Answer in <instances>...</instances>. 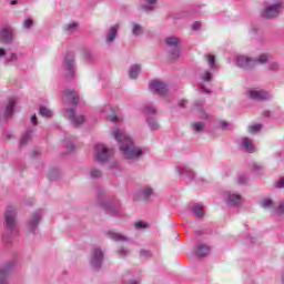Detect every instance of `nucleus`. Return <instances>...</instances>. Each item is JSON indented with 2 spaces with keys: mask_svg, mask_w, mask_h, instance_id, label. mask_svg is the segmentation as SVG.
Masks as SVG:
<instances>
[{
  "mask_svg": "<svg viewBox=\"0 0 284 284\" xmlns=\"http://www.w3.org/2000/svg\"><path fill=\"white\" fill-rule=\"evenodd\" d=\"M112 134L115 141L121 143L120 150L126 159H139V156H141V149L134 146L130 136L125 135L122 130L114 129Z\"/></svg>",
  "mask_w": 284,
  "mask_h": 284,
  "instance_id": "obj_1",
  "label": "nucleus"
},
{
  "mask_svg": "<svg viewBox=\"0 0 284 284\" xmlns=\"http://www.w3.org/2000/svg\"><path fill=\"white\" fill-rule=\"evenodd\" d=\"M267 61H270L268 54H262L255 60L248 57H240L237 58V65L244 70H252V68H256V65H263L267 63Z\"/></svg>",
  "mask_w": 284,
  "mask_h": 284,
  "instance_id": "obj_2",
  "label": "nucleus"
},
{
  "mask_svg": "<svg viewBox=\"0 0 284 284\" xmlns=\"http://www.w3.org/2000/svg\"><path fill=\"white\" fill-rule=\"evenodd\" d=\"M4 227L9 232H14V227H17V209L9 206L4 213Z\"/></svg>",
  "mask_w": 284,
  "mask_h": 284,
  "instance_id": "obj_3",
  "label": "nucleus"
},
{
  "mask_svg": "<svg viewBox=\"0 0 284 284\" xmlns=\"http://www.w3.org/2000/svg\"><path fill=\"white\" fill-rule=\"evenodd\" d=\"M112 154H113L112 149H106L103 144L95 145L94 156L97 161H99L100 163H105V161H109Z\"/></svg>",
  "mask_w": 284,
  "mask_h": 284,
  "instance_id": "obj_4",
  "label": "nucleus"
},
{
  "mask_svg": "<svg viewBox=\"0 0 284 284\" xmlns=\"http://www.w3.org/2000/svg\"><path fill=\"white\" fill-rule=\"evenodd\" d=\"M246 97L254 101H267V99H270V93L264 90L258 91L251 89L246 92Z\"/></svg>",
  "mask_w": 284,
  "mask_h": 284,
  "instance_id": "obj_5",
  "label": "nucleus"
},
{
  "mask_svg": "<svg viewBox=\"0 0 284 284\" xmlns=\"http://www.w3.org/2000/svg\"><path fill=\"white\" fill-rule=\"evenodd\" d=\"M281 8H283V3L281 2H276L273 6H267L264 9V17H266V19H274L278 14V10H281Z\"/></svg>",
  "mask_w": 284,
  "mask_h": 284,
  "instance_id": "obj_6",
  "label": "nucleus"
},
{
  "mask_svg": "<svg viewBox=\"0 0 284 284\" xmlns=\"http://www.w3.org/2000/svg\"><path fill=\"white\" fill-rule=\"evenodd\" d=\"M64 68L68 72L69 79H74V55L69 54L64 58Z\"/></svg>",
  "mask_w": 284,
  "mask_h": 284,
  "instance_id": "obj_7",
  "label": "nucleus"
},
{
  "mask_svg": "<svg viewBox=\"0 0 284 284\" xmlns=\"http://www.w3.org/2000/svg\"><path fill=\"white\" fill-rule=\"evenodd\" d=\"M150 88L151 90H154L156 94H160V97H165V94H168V85L163 82L152 81Z\"/></svg>",
  "mask_w": 284,
  "mask_h": 284,
  "instance_id": "obj_8",
  "label": "nucleus"
},
{
  "mask_svg": "<svg viewBox=\"0 0 284 284\" xmlns=\"http://www.w3.org/2000/svg\"><path fill=\"white\" fill-rule=\"evenodd\" d=\"M101 263H103V252L100 248H95L92 253L91 265L99 268L101 267Z\"/></svg>",
  "mask_w": 284,
  "mask_h": 284,
  "instance_id": "obj_9",
  "label": "nucleus"
},
{
  "mask_svg": "<svg viewBox=\"0 0 284 284\" xmlns=\"http://www.w3.org/2000/svg\"><path fill=\"white\" fill-rule=\"evenodd\" d=\"M64 99H67L71 105L79 103V94L72 90L64 91Z\"/></svg>",
  "mask_w": 284,
  "mask_h": 284,
  "instance_id": "obj_10",
  "label": "nucleus"
},
{
  "mask_svg": "<svg viewBox=\"0 0 284 284\" xmlns=\"http://www.w3.org/2000/svg\"><path fill=\"white\" fill-rule=\"evenodd\" d=\"M0 41L2 43H12V30L4 28L0 32Z\"/></svg>",
  "mask_w": 284,
  "mask_h": 284,
  "instance_id": "obj_11",
  "label": "nucleus"
},
{
  "mask_svg": "<svg viewBox=\"0 0 284 284\" xmlns=\"http://www.w3.org/2000/svg\"><path fill=\"white\" fill-rule=\"evenodd\" d=\"M14 105H17V100L14 98L9 99V102L4 109V116H12L14 112Z\"/></svg>",
  "mask_w": 284,
  "mask_h": 284,
  "instance_id": "obj_12",
  "label": "nucleus"
},
{
  "mask_svg": "<svg viewBox=\"0 0 284 284\" xmlns=\"http://www.w3.org/2000/svg\"><path fill=\"white\" fill-rule=\"evenodd\" d=\"M116 32H119V24H114L108 36H106V42L108 43H112V41H114V39H116Z\"/></svg>",
  "mask_w": 284,
  "mask_h": 284,
  "instance_id": "obj_13",
  "label": "nucleus"
},
{
  "mask_svg": "<svg viewBox=\"0 0 284 284\" xmlns=\"http://www.w3.org/2000/svg\"><path fill=\"white\" fill-rule=\"evenodd\" d=\"M243 203V197L239 194H230L229 195V204L230 205H241Z\"/></svg>",
  "mask_w": 284,
  "mask_h": 284,
  "instance_id": "obj_14",
  "label": "nucleus"
},
{
  "mask_svg": "<svg viewBox=\"0 0 284 284\" xmlns=\"http://www.w3.org/2000/svg\"><path fill=\"white\" fill-rule=\"evenodd\" d=\"M165 43L166 45H169V48L178 49L179 43H181V39L175 37H169L165 39Z\"/></svg>",
  "mask_w": 284,
  "mask_h": 284,
  "instance_id": "obj_15",
  "label": "nucleus"
},
{
  "mask_svg": "<svg viewBox=\"0 0 284 284\" xmlns=\"http://www.w3.org/2000/svg\"><path fill=\"white\" fill-rule=\"evenodd\" d=\"M12 270V264H7L4 268L0 270V284H7L3 278L8 276V273Z\"/></svg>",
  "mask_w": 284,
  "mask_h": 284,
  "instance_id": "obj_16",
  "label": "nucleus"
},
{
  "mask_svg": "<svg viewBox=\"0 0 284 284\" xmlns=\"http://www.w3.org/2000/svg\"><path fill=\"white\" fill-rule=\"evenodd\" d=\"M242 145H243V148H245L246 152H248L250 154H252V152H254V145L252 144V140H250L247 138H243Z\"/></svg>",
  "mask_w": 284,
  "mask_h": 284,
  "instance_id": "obj_17",
  "label": "nucleus"
},
{
  "mask_svg": "<svg viewBox=\"0 0 284 284\" xmlns=\"http://www.w3.org/2000/svg\"><path fill=\"white\" fill-rule=\"evenodd\" d=\"M40 221H41V217L37 213L31 215V221L29 223V227H30L31 232H32V230H34V227H37L39 225Z\"/></svg>",
  "mask_w": 284,
  "mask_h": 284,
  "instance_id": "obj_18",
  "label": "nucleus"
},
{
  "mask_svg": "<svg viewBox=\"0 0 284 284\" xmlns=\"http://www.w3.org/2000/svg\"><path fill=\"white\" fill-rule=\"evenodd\" d=\"M191 211L195 216H197V219L203 217V206L201 204H193Z\"/></svg>",
  "mask_w": 284,
  "mask_h": 284,
  "instance_id": "obj_19",
  "label": "nucleus"
},
{
  "mask_svg": "<svg viewBox=\"0 0 284 284\" xmlns=\"http://www.w3.org/2000/svg\"><path fill=\"white\" fill-rule=\"evenodd\" d=\"M209 252H210V248L205 244H201L197 247L196 254L197 256H200V258H202V256H207Z\"/></svg>",
  "mask_w": 284,
  "mask_h": 284,
  "instance_id": "obj_20",
  "label": "nucleus"
},
{
  "mask_svg": "<svg viewBox=\"0 0 284 284\" xmlns=\"http://www.w3.org/2000/svg\"><path fill=\"white\" fill-rule=\"evenodd\" d=\"M139 72H141V65L135 64L131 67V70L129 72L130 79H136V77H139Z\"/></svg>",
  "mask_w": 284,
  "mask_h": 284,
  "instance_id": "obj_21",
  "label": "nucleus"
},
{
  "mask_svg": "<svg viewBox=\"0 0 284 284\" xmlns=\"http://www.w3.org/2000/svg\"><path fill=\"white\" fill-rule=\"evenodd\" d=\"M109 236L110 239H112L113 241H123V235H121L120 233H116L114 231H110L109 232Z\"/></svg>",
  "mask_w": 284,
  "mask_h": 284,
  "instance_id": "obj_22",
  "label": "nucleus"
},
{
  "mask_svg": "<svg viewBox=\"0 0 284 284\" xmlns=\"http://www.w3.org/2000/svg\"><path fill=\"white\" fill-rule=\"evenodd\" d=\"M40 114H41V116H47V119H50V116H52V111H50L45 106H41L40 108Z\"/></svg>",
  "mask_w": 284,
  "mask_h": 284,
  "instance_id": "obj_23",
  "label": "nucleus"
},
{
  "mask_svg": "<svg viewBox=\"0 0 284 284\" xmlns=\"http://www.w3.org/2000/svg\"><path fill=\"white\" fill-rule=\"evenodd\" d=\"M261 128H263L261 124H255L248 126L250 134H256V132H261Z\"/></svg>",
  "mask_w": 284,
  "mask_h": 284,
  "instance_id": "obj_24",
  "label": "nucleus"
},
{
  "mask_svg": "<svg viewBox=\"0 0 284 284\" xmlns=\"http://www.w3.org/2000/svg\"><path fill=\"white\" fill-rule=\"evenodd\" d=\"M179 57H181V50L179 48L173 49L172 53L170 54V59L175 61V59H179Z\"/></svg>",
  "mask_w": 284,
  "mask_h": 284,
  "instance_id": "obj_25",
  "label": "nucleus"
},
{
  "mask_svg": "<svg viewBox=\"0 0 284 284\" xmlns=\"http://www.w3.org/2000/svg\"><path fill=\"white\" fill-rule=\"evenodd\" d=\"M133 34L135 37H139V34H143V27H141L140 24H134L133 26Z\"/></svg>",
  "mask_w": 284,
  "mask_h": 284,
  "instance_id": "obj_26",
  "label": "nucleus"
},
{
  "mask_svg": "<svg viewBox=\"0 0 284 284\" xmlns=\"http://www.w3.org/2000/svg\"><path fill=\"white\" fill-rule=\"evenodd\" d=\"M192 128L195 130V132H201V130L205 128V124H203V122H194L192 123Z\"/></svg>",
  "mask_w": 284,
  "mask_h": 284,
  "instance_id": "obj_27",
  "label": "nucleus"
},
{
  "mask_svg": "<svg viewBox=\"0 0 284 284\" xmlns=\"http://www.w3.org/2000/svg\"><path fill=\"white\" fill-rule=\"evenodd\" d=\"M74 123L75 128H79V125H81V123H83L85 121V116L84 115H79L77 119L72 120Z\"/></svg>",
  "mask_w": 284,
  "mask_h": 284,
  "instance_id": "obj_28",
  "label": "nucleus"
},
{
  "mask_svg": "<svg viewBox=\"0 0 284 284\" xmlns=\"http://www.w3.org/2000/svg\"><path fill=\"white\" fill-rule=\"evenodd\" d=\"M205 58H206L207 61H209L210 68H214V63H215V58H214V55H212V54H206Z\"/></svg>",
  "mask_w": 284,
  "mask_h": 284,
  "instance_id": "obj_29",
  "label": "nucleus"
},
{
  "mask_svg": "<svg viewBox=\"0 0 284 284\" xmlns=\"http://www.w3.org/2000/svg\"><path fill=\"white\" fill-rule=\"evenodd\" d=\"M31 26H34V21L32 19H27L23 21V28L27 30L30 29Z\"/></svg>",
  "mask_w": 284,
  "mask_h": 284,
  "instance_id": "obj_30",
  "label": "nucleus"
},
{
  "mask_svg": "<svg viewBox=\"0 0 284 284\" xmlns=\"http://www.w3.org/2000/svg\"><path fill=\"white\" fill-rule=\"evenodd\" d=\"M30 141V133H28L26 136H23L20 141L21 148H26V144Z\"/></svg>",
  "mask_w": 284,
  "mask_h": 284,
  "instance_id": "obj_31",
  "label": "nucleus"
},
{
  "mask_svg": "<svg viewBox=\"0 0 284 284\" xmlns=\"http://www.w3.org/2000/svg\"><path fill=\"white\" fill-rule=\"evenodd\" d=\"M203 81H210L212 79V73L205 71L202 75Z\"/></svg>",
  "mask_w": 284,
  "mask_h": 284,
  "instance_id": "obj_32",
  "label": "nucleus"
},
{
  "mask_svg": "<svg viewBox=\"0 0 284 284\" xmlns=\"http://www.w3.org/2000/svg\"><path fill=\"white\" fill-rule=\"evenodd\" d=\"M135 227H136V230H141V229L148 227V225L144 224L142 221H138V222H135Z\"/></svg>",
  "mask_w": 284,
  "mask_h": 284,
  "instance_id": "obj_33",
  "label": "nucleus"
},
{
  "mask_svg": "<svg viewBox=\"0 0 284 284\" xmlns=\"http://www.w3.org/2000/svg\"><path fill=\"white\" fill-rule=\"evenodd\" d=\"M91 176H92L93 179H97V178L101 176V172H100L99 170H97V169H93V170L91 171Z\"/></svg>",
  "mask_w": 284,
  "mask_h": 284,
  "instance_id": "obj_34",
  "label": "nucleus"
},
{
  "mask_svg": "<svg viewBox=\"0 0 284 284\" xmlns=\"http://www.w3.org/2000/svg\"><path fill=\"white\" fill-rule=\"evenodd\" d=\"M150 194H152V189H145L142 192V195L144 196V199H148V196H150Z\"/></svg>",
  "mask_w": 284,
  "mask_h": 284,
  "instance_id": "obj_35",
  "label": "nucleus"
},
{
  "mask_svg": "<svg viewBox=\"0 0 284 284\" xmlns=\"http://www.w3.org/2000/svg\"><path fill=\"white\" fill-rule=\"evenodd\" d=\"M67 114H68L69 119H74V109L67 110Z\"/></svg>",
  "mask_w": 284,
  "mask_h": 284,
  "instance_id": "obj_36",
  "label": "nucleus"
},
{
  "mask_svg": "<svg viewBox=\"0 0 284 284\" xmlns=\"http://www.w3.org/2000/svg\"><path fill=\"white\" fill-rule=\"evenodd\" d=\"M75 29H77V24L75 23L69 24L68 28H67L68 32H72Z\"/></svg>",
  "mask_w": 284,
  "mask_h": 284,
  "instance_id": "obj_37",
  "label": "nucleus"
},
{
  "mask_svg": "<svg viewBox=\"0 0 284 284\" xmlns=\"http://www.w3.org/2000/svg\"><path fill=\"white\" fill-rule=\"evenodd\" d=\"M149 3L148 10H152V6H154V3H156V0H146Z\"/></svg>",
  "mask_w": 284,
  "mask_h": 284,
  "instance_id": "obj_38",
  "label": "nucleus"
},
{
  "mask_svg": "<svg viewBox=\"0 0 284 284\" xmlns=\"http://www.w3.org/2000/svg\"><path fill=\"white\" fill-rule=\"evenodd\" d=\"M200 28H201V22H199V21L194 22L192 26L193 30H199Z\"/></svg>",
  "mask_w": 284,
  "mask_h": 284,
  "instance_id": "obj_39",
  "label": "nucleus"
},
{
  "mask_svg": "<svg viewBox=\"0 0 284 284\" xmlns=\"http://www.w3.org/2000/svg\"><path fill=\"white\" fill-rule=\"evenodd\" d=\"M149 125L154 129L159 126V123L152 122V120H149Z\"/></svg>",
  "mask_w": 284,
  "mask_h": 284,
  "instance_id": "obj_40",
  "label": "nucleus"
},
{
  "mask_svg": "<svg viewBox=\"0 0 284 284\" xmlns=\"http://www.w3.org/2000/svg\"><path fill=\"white\" fill-rule=\"evenodd\" d=\"M146 112H149L150 114H154L155 110L153 106H146Z\"/></svg>",
  "mask_w": 284,
  "mask_h": 284,
  "instance_id": "obj_41",
  "label": "nucleus"
},
{
  "mask_svg": "<svg viewBox=\"0 0 284 284\" xmlns=\"http://www.w3.org/2000/svg\"><path fill=\"white\" fill-rule=\"evenodd\" d=\"M31 122L33 123V125H38V122H37V114H33L31 116Z\"/></svg>",
  "mask_w": 284,
  "mask_h": 284,
  "instance_id": "obj_42",
  "label": "nucleus"
},
{
  "mask_svg": "<svg viewBox=\"0 0 284 284\" xmlns=\"http://www.w3.org/2000/svg\"><path fill=\"white\" fill-rule=\"evenodd\" d=\"M140 254L141 256H152V254L148 251H141Z\"/></svg>",
  "mask_w": 284,
  "mask_h": 284,
  "instance_id": "obj_43",
  "label": "nucleus"
},
{
  "mask_svg": "<svg viewBox=\"0 0 284 284\" xmlns=\"http://www.w3.org/2000/svg\"><path fill=\"white\" fill-rule=\"evenodd\" d=\"M276 187H284V178L277 182Z\"/></svg>",
  "mask_w": 284,
  "mask_h": 284,
  "instance_id": "obj_44",
  "label": "nucleus"
},
{
  "mask_svg": "<svg viewBox=\"0 0 284 284\" xmlns=\"http://www.w3.org/2000/svg\"><path fill=\"white\" fill-rule=\"evenodd\" d=\"M185 103H187V100H181V101L179 102V105H180L181 108H185Z\"/></svg>",
  "mask_w": 284,
  "mask_h": 284,
  "instance_id": "obj_45",
  "label": "nucleus"
},
{
  "mask_svg": "<svg viewBox=\"0 0 284 284\" xmlns=\"http://www.w3.org/2000/svg\"><path fill=\"white\" fill-rule=\"evenodd\" d=\"M109 120L112 122V123H115V121L118 120L116 115H110L109 116Z\"/></svg>",
  "mask_w": 284,
  "mask_h": 284,
  "instance_id": "obj_46",
  "label": "nucleus"
},
{
  "mask_svg": "<svg viewBox=\"0 0 284 284\" xmlns=\"http://www.w3.org/2000/svg\"><path fill=\"white\" fill-rule=\"evenodd\" d=\"M67 148H68V150H69V152H72V150H74V144H69V145H67Z\"/></svg>",
  "mask_w": 284,
  "mask_h": 284,
  "instance_id": "obj_47",
  "label": "nucleus"
},
{
  "mask_svg": "<svg viewBox=\"0 0 284 284\" xmlns=\"http://www.w3.org/2000/svg\"><path fill=\"white\" fill-rule=\"evenodd\" d=\"M278 69V64L277 63H273L272 65H271V70H277Z\"/></svg>",
  "mask_w": 284,
  "mask_h": 284,
  "instance_id": "obj_48",
  "label": "nucleus"
},
{
  "mask_svg": "<svg viewBox=\"0 0 284 284\" xmlns=\"http://www.w3.org/2000/svg\"><path fill=\"white\" fill-rule=\"evenodd\" d=\"M247 180L245 178H239V183L242 184V183H245Z\"/></svg>",
  "mask_w": 284,
  "mask_h": 284,
  "instance_id": "obj_49",
  "label": "nucleus"
},
{
  "mask_svg": "<svg viewBox=\"0 0 284 284\" xmlns=\"http://www.w3.org/2000/svg\"><path fill=\"white\" fill-rule=\"evenodd\" d=\"M6 54V51L3 49H0V57H3Z\"/></svg>",
  "mask_w": 284,
  "mask_h": 284,
  "instance_id": "obj_50",
  "label": "nucleus"
},
{
  "mask_svg": "<svg viewBox=\"0 0 284 284\" xmlns=\"http://www.w3.org/2000/svg\"><path fill=\"white\" fill-rule=\"evenodd\" d=\"M11 6H17V0H11Z\"/></svg>",
  "mask_w": 284,
  "mask_h": 284,
  "instance_id": "obj_51",
  "label": "nucleus"
},
{
  "mask_svg": "<svg viewBox=\"0 0 284 284\" xmlns=\"http://www.w3.org/2000/svg\"><path fill=\"white\" fill-rule=\"evenodd\" d=\"M282 281H283V284H284V275H283V277H282Z\"/></svg>",
  "mask_w": 284,
  "mask_h": 284,
  "instance_id": "obj_52",
  "label": "nucleus"
},
{
  "mask_svg": "<svg viewBox=\"0 0 284 284\" xmlns=\"http://www.w3.org/2000/svg\"><path fill=\"white\" fill-rule=\"evenodd\" d=\"M131 284H138L136 282H131Z\"/></svg>",
  "mask_w": 284,
  "mask_h": 284,
  "instance_id": "obj_53",
  "label": "nucleus"
}]
</instances>
